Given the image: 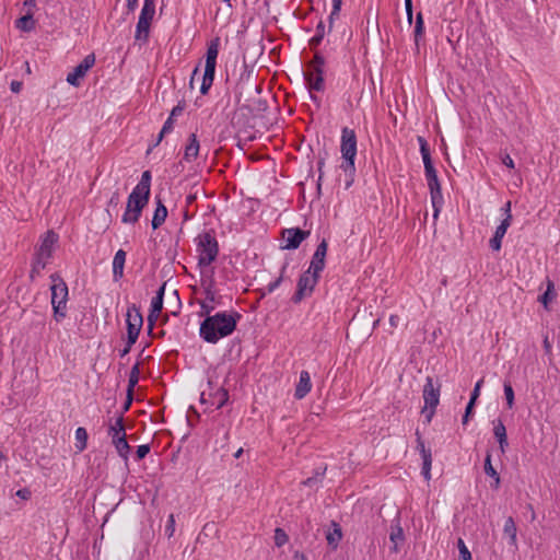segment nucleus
<instances>
[{
  "mask_svg": "<svg viewBox=\"0 0 560 560\" xmlns=\"http://www.w3.org/2000/svg\"><path fill=\"white\" fill-rule=\"evenodd\" d=\"M213 311V305L200 303L199 316H205V319L200 323L199 336L203 341L214 345L236 330L242 315L236 311L211 314Z\"/></svg>",
  "mask_w": 560,
  "mask_h": 560,
  "instance_id": "obj_1",
  "label": "nucleus"
},
{
  "mask_svg": "<svg viewBox=\"0 0 560 560\" xmlns=\"http://www.w3.org/2000/svg\"><path fill=\"white\" fill-rule=\"evenodd\" d=\"M261 88L250 74L242 75L235 86L236 104L257 116L267 110V101L260 97Z\"/></svg>",
  "mask_w": 560,
  "mask_h": 560,
  "instance_id": "obj_2",
  "label": "nucleus"
},
{
  "mask_svg": "<svg viewBox=\"0 0 560 560\" xmlns=\"http://www.w3.org/2000/svg\"><path fill=\"white\" fill-rule=\"evenodd\" d=\"M151 172L144 171L141 175L139 183L132 189L128 197L126 210L122 214L121 221L124 223H136L143 210L148 205L151 191Z\"/></svg>",
  "mask_w": 560,
  "mask_h": 560,
  "instance_id": "obj_3",
  "label": "nucleus"
},
{
  "mask_svg": "<svg viewBox=\"0 0 560 560\" xmlns=\"http://www.w3.org/2000/svg\"><path fill=\"white\" fill-rule=\"evenodd\" d=\"M340 152L343 159L340 167L348 176V179L346 180V188L348 189L353 183V176L355 173L354 160L357 155V136L353 129L348 127L342 128Z\"/></svg>",
  "mask_w": 560,
  "mask_h": 560,
  "instance_id": "obj_4",
  "label": "nucleus"
},
{
  "mask_svg": "<svg viewBox=\"0 0 560 560\" xmlns=\"http://www.w3.org/2000/svg\"><path fill=\"white\" fill-rule=\"evenodd\" d=\"M50 280L52 282L50 291L54 316L57 322H60L66 317L68 285L57 272L50 275Z\"/></svg>",
  "mask_w": 560,
  "mask_h": 560,
  "instance_id": "obj_5",
  "label": "nucleus"
},
{
  "mask_svg": "<svg viewBox=\"0 0 560 560\" xmlns=\"http://www.w3.org/2000/svg\"><path fill=\"white\" fill-rule=\"evenodd\" d=\"M219 47H220V38L219 37L212 38L208 44V48H207V52H206L205 72L202 74V82L200 85V93L203 95L208 93V91L210 90V88L213 83V80H214Z\"/></svg>",
  "mask_w": 560,
  "mask_h": 560,
  "instance_id": "obj_6",
  "label": "nucleus"
},
{
  "mask_svg": "<svg viewBox=\"0 0 560 560\" xmlns=\"http://www.w3.org/2000/svg\"><path fill=\"white\" fill-rule=\"evenodd\" d=\"M319 278L313 273H311L310 270H305L298 280L296 283V291L291 298L292 303L299 304L301 303L305 298H308L313 294L315 287L318 283Z\"/></svg>",
  "mask_w": 560,
  "mask_h": 560,
  "instance_id": "obj_7",
  "label": "nucleus"
},
{
  "mask_svg": "<svg viewBox=\"0 0 560 560\" xmlns=\"http://www.w3.org/2000/svg\"><path fill=\"white\" fill-rule=\"evenodd\" d=\"M95 56L94 54H90L84 57V59L74 67L73 71L69 72L67 75V82L72 86H79L81 84V80L85 77L86 72L94 66Z\"/></svg>",
  "mask_w": 560,
  "mask_h": 560,
  "instance_id": "obj_8",
  "label": "nucleus"
},
{
  "mask_svg": "<svg viewBox=\"0 0 560 560\" xmlns=\"http://www.w3.org/2000/svg\"><path fill=\"white\" fill-rule=\"evenodd\" d=\"M440 384L434 386L433 378L431 376L425 378V384L423 386L424 407L422 412H427L428 408H436L440 401Z\"/></svg>",
  "mask_w": 560,
  "mask_h": 560,
  "instance_id": "obj_9",
  "label": "nucleus"
},
{
  "mask_svg": "<svg viewBox=\"0 0 560 560\" xmlns=\"http://www.w3.org/2000/svg\"><path fill=\"white\" fill-rule=\"evenodd\" d=\"M126 316L127 335L139 337L141 327L143 325V318L140 308L136 304H132L128 307Z\"/></svg>",
  "mask_w": 560,
  "mask_h": 560,
  "instance_id": "obj_10",
  "label": "nucleus"
},
{
  "mask_svg": "<svg viewBox=\"0 0 560 560\" xmlns=\"http://www.w3.org/2000/svg\"><path fill=\"white\" fill-rule=\"evenodd\" d=\"M505 212V218L501 222V224L497 228L494 235L490 238L489 245H501L502 238L506 233L508 228L510 226L512 214H511V201H508L503 207Z\"/></svg>",
  "mask_w": 560,
  "mask_h": 560,
  "instance_id": "obj_11",
  "label": "nucleus"
},
{
  "mask_svg": "<svg viewBox=\"0 0 560 560\" xmlns=\"http://www.w3.org/2000/svg\"><path fill=\"white\" fill-rule=\"evenodd\" d=\"M327 248L328 247H316L307 269L311 271V273L317 276L318 278H320V272L326 266Z\"/></svg>",
  "mask_w": 560,
  "mask_h": 560,
  "instance_id": "obj_12",
  "label": "nucleus"
},
{
  "mask_svg": "<svg viewBox=\"0 0 560 560\" xmlns=\"http://www.w3.org/2000/svg\"><path fill=\"white\" fill-rule=\"evenodd\" d=\"M281 234L287 242L285 245H301L307 238L310 232L300 228H291L284 229Z\"/></svg>",
  "mask_w": 560,
  "mask_h": 560,
  "instance_id": "obj_13",
  "label": "nucleus"
},
{
  "mask_svg": "<svg viewBox=\"0 0 560 560\" xmlns=\"http://www.w3.org/2000/svg\"><path fill=\"white\" fill-rule=\"evenodd\" d=\"M310 90L322 92L325 89L324 70H310L304 73Z\"/></svg>",
  "mask_w": 560,
  "mask_h": 560,
  "instance_id": "obj_14",
  "label": "nucleus"
},
{
  "mask_svg": "<svg viewBox=\"0 0 560 560\" xmlns=\"http://www.w3.org/2000/svg\"><path fill=\"white\" fill-rule=\"evenodd\" d=\"M428 187L430 190L431 202L436 215L443 205V196L439 178L428 182Z\"/></svg>",
  "mask_w": 560,
  "mask_h": 560,
  "instance_id": "obj_15",
  "label": "nucleus"
},
{
  "mask_svg": "<svg viewBox=\"0 0 560 560\" xmlns=\"http://www.w3.org/2000/svg\"><path fill=\"white\" fill-rule=\"evenodd\" d=\"M312 389L311 375L307 371L303 370L300 373L299 382L295 386L294 397L303 399Z\"/></svg>",
  "mask_w": 560,
  "mask_h": 560,
  "instance_id": "obj_16",
  "label": "nucleus"
},
{
  "mask_svg": "<svg viewBox=\"0 0 560 560\" xmlns=\"http://www.w3.org/2000/svg\"><path fill=\"white\" fill-rule=\"evenodd\" d=\"M127 253L120 248L116 252L113 259V279L119 281L124 278V270L126 264Z\"/></svg>",
  "mask_w": 560,
  "mask_h": 560,
  "instance_id": "obj_17",
  "label": "nucleus"
},
{
  "mask_svg": "<svg viewBox=\"0 0 560 560\" xmlns=\"http://www.w3.org/2000/svg\"><path fill=\"white\" fill-rule=\"evenodd\" d=\"M213 273H214V270L212 268L210 270V277H209L208 283L206 284V282L202 281L205 300L201 301L200 303H209L215 307V304H220L221 298L220 296H219V299L217 298L215 291L213 289V287H214Z\"/></svg>",
  "mask_w": 560,
  "mask_h": 560,
  "instance_id": "obj_18",
  "label": "nucleus"
},
{
  "mask_svg": "<svg viewBox=\"0 0 560 560\" xmlns=\"http://www.w3.org/2000/svg\"><path fill=\"white\" fill-rule=\"evenodd\" d=\"M219 247H201L198 256V267L205 269L209 267L218 257Z\"/></svg>",
  "mask_w": 560,
  "mask_h": 560,
  "instance_id": "obj_19",
  "label": "nucleus"
},
{
  "mask_svg": "<svg viewBox=\"0 0 560 560\" xmlns=\"http://www.w3.org/2000/svg\"><path fill=\"white\" fill-rule=\"evenodd\" d=\"M52 257V247H39L34 254L33 262L36 269H45Z\"/></svg>",
  "mask_w": 560,
  "mask_h": 560,
  "instance_id": "obj_20",
  "label": "nucleus"
},
{
  "mask_svg": "<svg viewBox=\"0 0 560 560\" xmlns=\"http://www.w3.org/2000/svg\"><path fill=\"white\" fill-rule=\"evenodd\" d=\"M155 201L156 208L154 210L153 218L151 221V225L154 230L161 226L167 217V208L162 202L160 196H155Z\"/></svg>",
  "mask_w": 560,
  "mask_h": 560,
  "instance_id": "obj_21",
  "label": "nucleus"
},
{
  "mask_svg": "<svg viewBox=\"0 0 560 560\" xmlns=\"http://www.w3.org/2000/svg\"><path fill=\"white\" fill-rule=\"evenodd\" d=\"M494 428H493V434L497 439L500 450L502 453L505 452V448L509 446L508 436H506V429L501 419H498L497 421H493Z\"/></svg>",
  "mask_w": 560,
  "mask_h": 560,
  "instance_id": "obj_22",
  "label": "nucleus"
},
{
  "mask_svg": "<svg viewBox=\"0 0 560 560\" xmlns=\"http://www.w3.org/2000/svg\"><path fill=\"white\" fill-rule=\"evenodd\" d=\"M188 144L185 148L184 160L187 162H191L198 156L199 153V141L197 139L196 133H190L188 138Z\"/></svg>",
  "mask_w": 560,
  "mask_h": 560,
  "instance_id": "obj_23",
  "label": "nucleus"
},
{
  "mask_svg": "<svg viewBox=\"0 0 560 560\" xmlns=\"http://www.w3.org/2000/svg\"><path fill=\"white\" fill-rule=\"evenodd\" d=\"M503 534L509 538V545L517 548V528L512 516H509L503 526Z\"/></svg>",
  "mask_w": 560,
  "mask_h": 560,
  "instance_id": "obj_24",
  "label": "nucleus"
},
{
  "mask_svg": "<svg viewBox=\"0 0 560 560\" xmlns=\"http://www.w3.org/2000/svg\"><path fill=\"white\" fill-rule=\"evenodd\" d=\"M332 530L328 532L326 535L327 544L332 548L336 549L339 545V541L342 538V532L341 527L337 522H331Z\"/></svg>",
  "mask_w": 560,
  "mask_h": 560,
  "instance_id": "obj_25",
  "label": "nucleus"
},
{
  "mask_svg": "<svg viewBox=\"0 0 560 560\" xmlns=\"http://www.w3.org/2000/svg\"><path fill=\"white\" fill-rule=\"evenodd\" d=\"M35 20L33 19L32 11H28L25 15L21 16L15 21L16 28L23 32H31L35 28Z\"/></svg>",
  "mask_w": 560,
  "mask_h": 560,
  "instance_id": "obj_26",
  "label": "nucleus"
},
{
  "mask_svg": "<svg viewBox=\"0 0 560 560\" xmlns=\"http://www.w3.org/2000/svg\"><path fill=\"white\" fill-rule=\"evenodd\" d=\"M210 397L215 409H221L229 401V392L224 387H220L215 393L210 394Z\"/></svg>",
  "mask_w": 560,
  "mask_h": 560,
  "instance_id": "obj_27",
  "label": "nucleus"
},
{
  "mask_svg": "<svg viewBox=\"0 0 560 560\" xmlns=\"http://www.w3.org/2000/svg\"><path fill=\"white\" fill-rule=\"evenodd\" d=\"M150 26L151 22L139 19L136 26V40H142L143 43H147L150 35Z\"/></svg>",
  "mask_w": 560,
  "mask_h": 560,
  "instance_id": "obj_28",
  "label": "nucleus"
},
{
  "mask_svg": "<svg viewBox=\"0 0 560 560\" xmlns=\"http://www.w3.org/2000/svg\"><path fill=\"white\" fill-rule=\"evenodd\" d=\"M556 298L555 283L549 278L547 279V289L539 295L538 301L548 310V304Z\"/></svg>",
  "mask_w": 560,
  "mask_h": 560,
  "instance_id": "obj_29",
  "label": "nucleus"
},
{
  "mask_svg": "<svg viewBox=\"0 0 560 560\" xmlns=\"http://www.w3.org/2000/svg\"><path fill=\"white\" fill-rule=\"evenodd\" d=\"M113 443L119 456L122 457L124 459H127L130 446L127 442L126 433H122L120 436H117V439L113 440Z\"/></svg>",
  "mask_w": 560,
  "mask_h": 560,
  "instance_id": "obj_30",
  "label": "nucleus"
},
{
  "mask_svg": "<svg viewBox=\"0 0 560 560\" xmlns=\"http://www.w3.org/2000/svg\"><path fill=\"white\" fill-rule=\"evenodd\" d=\"M155 14V0H144L140 12V20L152 22Z\"/></svg>",
  "mask_w": 560,
  "mask_h": 560,
  "instance_id": "obj_31",
  "label": "nucleus"
},
{
  "mask_svg": "<svg viewBox=\"0 0 560 560\" xmlns=\"http://www.w3.org/2000/svg\"><path fill=\"white\" fill-rule=\"evenodd\" d=\"M389 539L394 544V546L390 547V550L395 553L398 552V544L405 540L404 530L399 525L392 526Z\"/></svg>",
  "mask_w": 560,
  "mask_h": 560,
  "instance_id": "obj_32",
  "label": "nucleus"
},
{
  "mask_svg": "<svg viewBox=\"0 0 560 560\" xmlns=\"http://www.w3.org/2000/svg\"><path fill=\"white\" fill-rule=\"evenodd\" d=\"M125 432L124 417L119 415L114 424H110L108 428V435L112 436L113 440L117 439Z\"/></svg>",
  "mask_w": 560,
  "mask_h": 560,
  "instance_id": "obj_33",
  "label": "nucleus"
},
{
  "mask_svg": "<svg viewBox=\"0 0 560 560\" xmlns=\"http://www.w3.org/2000/svg\"><path fill=\"white\" fill-rule=\"evenodd\" d=\"M88 432L84 428L79 427L75 430V448L78 452H82L86 448Z\"/></svg>",
  "mask_w": 560,
  "mask_h": 560,
  "instance_id": "obj_34",
  "label": "nucleus"
},
{
  "mask_svg": "<svg viewBox=\"0 0 560 560\" xmlns=\"http://www.w3.org/2000/svg\"><path fill=\"white\" fill-rule=\"evenodd\" d=\"M196 245H218V242L210 231H203L195 237Z\"/></svg>",
  "mask_w": 560,
  "mask_h": 560,
  "instance_id": "obj_35",
  "label": "nucleus"
},
{
  "mask_svg": "<svg viewBox=\"0 0 560 560\" xmlns=\"http://www.w3.org/2000/svg\"><path fill=\"white\" fill-rule=\"evenodd\" d=\"M139 374H140L139 363H136L131 368L130 373H129L127 392L135 390V387L139 382Z\"/></svg>",
  "mask_w": 560,
  "mask_h": 560,
  "instance_id": "obj_36",
  "label": "nucleus"
},
{
  "mask_svg": "<svg viewBox=\"0 0 560 560\" xmlns=\"http://www.w3.org/2000/svg\"><path fill=\"white\" fill-rule=\"evenodd\" d=\"M324 36H325V25H324V22L320 21L316 26L315 36H313L310 40V46L312 48L317 47L322 43Z\"/></svg>",
  "mask_w": 560,
  "mask_h": 560,
  "instance_id": "obj_37",
  "label": "nucleus"
},
{
  "mask_svg": "<svg viewBox=\"0 0 560 560\" xmlns=\"http://www.w3.org/2000/svg\"><path fill=\"white\" fill-rule=\"evenodd\" d=\"M418 142L420 145V153L422 155L423 164L432 162L430 149H429V144H428L427 140L423 137L419 136Z\"/></svg>",
  "mask_w": 560,
  "mask_h": 560,
  "instance_id": "obj_38",
  "label": "nucleus"
},
{
  "mask_svg": "<svg viewBox=\"0 0 560 560\" xmlns=\"http://www.w3.org/2000/svg\"><path fill=\"white\" fill-rule=\"evenodd\" d=\"M273 539H275V545L277 547H282V546H284L288 542L289 536H288V534L285 533L284 529H282L281 527H277L275 529Z\"/></svg>",
  "mask_w": 560,
  "mask_h": 560,
  "instance_id": "obj_39",
  "label": "nucleus"
},
{
  "mask_svg": "<svg viewBox=\"0 0 560 560\" xmlns=\"http://www.w3.org/2000/svg\"><path fill=\"white\" fill-rule=\"evenodd\" d=\"M431 466H432V454H427L422 456V476L424 479L429 480L431 478Z\"/></svg>",
  "mask_w": 560,
  "mask_h": 560,
  "instance_id": "obj_40",
  "label": "nucleus"
},
{
  "mask_svg": "<svg viewBox=\"0 0 560 560\" xmlns=\"http://www.w3.org/2000/svg\"><path fill=\"white\" fill-rule=\"evenodd\" d=\"M483 469H485V474L491 478H497L499 477V472L494 469V467L492 466V463H491V453L490 452H487V455H486V458H485V466H483Z\"/></svg>",
  "mask_w": 560,
  "mask_h": 560,
  "instance_id": "obj_41",
  "label": "nucleus"
},
{
  "mask_svg": "<svg viewBox=\"0 0 560 560\" xmlns=\"http://www.w3.org/2000/svg\"><path fill=\"white\" fill-rule=\"evenodd\" d=\"M503 389H504L508 408L511 409L514 406V390H513L511 383L504 382Z\"/></svg>",
  "mask_w": 560,
  "mask_h": 560,
  "instance_id": "obj_42",
  "label": "nucleus"
},
{
  "mask_svg": "<svg viewBox=\"0 0 560 560\" xmlns=\"http://www.w3.org/2000/svg\"><path fill=\"white\" fill-rule=\"evenodd\" d=\"M457 547L460 560H472L471 552L469 551L468 547L466 546L465 541L462 538H458Z\"/></svg>",
  "mask_w": 560,
  "mask_h": 560,
  "instance_id": "obj_43",
  "label": "nucleus"
},
{
  "mask_svg": "<svg viewBox=\"0 0 560 560\" xmlns=\"http://www.w3.org/2000/svg\"><path fill=\"white\" fill-rule=\"evenodd\" d=\"M423 31H424V23H423L422 14L419 12L417 14L416 26H415V42H416V44H418L420 37L423 34Z\"/></svg>",
  "mask_w": 560,
  "mask_h": 560,
  "instance_id": "obj_44",
  "label": "nucleus"
},
{
  "mask_svg": "<svg viewBox=\"0 0 560 560\" xmlns=\"http://www.w3.org/2000/svg\"><path fill=\"white\" fill-rule=\"evenodd\" d=\"M175 517L174 514H170L165 524L164 535L167 539H171L175 533Z\"/></svg>",
  "mask_w": 560,
  "mask_h": 560,
  "instance_id": "obj_45",
  "label": "nucleus"
},
{
  "mask_svg": "<svg viewBox=\"0 0 560 560\" xmlns=\"http://www.w3.org/2000/svg\"><path fill=\"white\" fill-rule=\"evenodd\" d=\"M58 241H59V236L57 233H55L54 231H47L42 236L40 245H55L56 243H58Z\"/></svg>",
  "mask_w": 560,
  "mask_h": 560,
  "instance_id": "obj_46",
  "label": "nucleus"
},
{
  "mask_svg": "<svg viewBox=\"0 0 560 560\" xmlns=\"http://www.w3.org/2000/svg\"><path fill=\"white\" fill-rule=\"evenodd\" d=\"M416 436H417V450L420 452L421 457L425 456L427 454H432L430 448H427L424 445V441L422 440L420 431L416 430Z\"/></svg>",
  "mask_w": 560,
  "mask_h": 560,
  "instance_id": "obj_47",
  "label": "nucleus"
},
{
  "mask_svg": "<svg viewBox=\"0 0 560 560\" xmlns=\"http://www.w3.org/2000/svg\"><path fill=\"white\" fill-rule=\"evenodd\" d=\"M424 174H425L427 182H431V180L438 178V173L433 165V162L424 164Z\"/></svg>",
  "mask_w": 560,
  "mask_h": 560,
  "instance_id": "obj_48",
  "label": "nucleus"
},
{
  "mask_svg": "<svg viewBox=\"0 0 560 560\" xmlns=\"http://www.w3.org/2000/svg\"><path fill=\"white\" fill-rule=\"evenodd\" d=\"M324 65L325 58L320 54L316 52L313 58V61L310 63V68H312V70H324Z\"/></svg>",
  "mask_w": 560,
  "mask_h": 560,
  "instance_id": "obj_49",
  "label": "nucleus"
},
{
  "mask_svg": "<svg viewBox=\"0 0 560 560\" xmlns=\"http://www.w3.org/2000/svg\"><path fill=\"white\" fill-rule=\"evenodd\" d=\"M475 405H476L475 401H470V400L468 401V404L465 408V413L462 418L463 425H466L468 423L470 417L474 415Z\"/></svg>",
  "mask_w": 560,
  "mask_h": 560,
  "instance_id": "obj_50",
  "label": "nucleus"
},
{
  "mask_svg": "<svg viewBox=\"0 0 560 560\" xmlns=\"http://www.w3.org/2000/svg\"><path fill=\"white\" fill-rule=\"evenodd\" d=\"M149 453H150L149 444L139 445L136 451V460H138V462L142 460Z\"/></svg>",
  "mask_w": 560,
  "mask_h": 560,
  "instance_id": "obj_51",
  "label": "nucleus"
},
{
  "mask_svg": "<svg viewBox=\"0 0 560 560\" xmlns=\"http://www.w3.org/2000/svg\"><path fill=\"white\" fill-rule=\"evenodd\" d=\"M282 282V276L278 277L276 280L271 281L264 290L262 296L269 293H272Z\"/></svg>",
  "mask_w": 560,
  "mask_h": 560,
  "instance_id": "obj_52",
  "label": "nucleus"
},
{
  "mask_svg": "<svg viewBox=\"0 0 560 560\" xmlns=\"http://www.w3.org/2000/svg\"><path fill=\"white\" fill-rule=\"evenodd\" d=\"M120 202V194H119V190H115L113 194H112V197L109 198L108 200V205H107V212L110 211V208H117L118 205Z\"/></svg>",
  "mask_w": 560,
  "mask_h": 560,
  "instance_id": "obj_53",
  "label": "nucleus"
},
{
  "mask_svg": "<svg viewBox=\"0 0 560 560\" xmlns=\"http://www.w3.org/2000/svg\"><path fill=\"white\" fill-rule=\"evenodd\" d=\"M162 308L163 300H161L160 298H153L150 305L151 313H161Z\"/></svg>",
  "mask_w": 560,
  "mask_h": 560,
  "instance_id": "obj_54",
  "label": "nucleus"
},
{
  "mask_svg": "<svg viewBox=\"0 0 560 560\" xmlns=\"http://www.w3.org/2000/svg\"><path fill=\"white\" fill-rule=\"evenodd\" d=\"M133 401V392H127V397H126V400L121 407V411L119 415H121L124 417V413L127 412L131 406Z\"/></svg>",
  "mask_w": 560,
  "mask_h": 560,
  "instance_id": "obj_55",
  "label": "nucleus"
},
{
  "mask_svg": "<svg viewBox=\"0 0 560 560\" xmlns=\"http://www.w3.org/2000/svg\"><path fill=\"white\" fill-rule=\"evenodd\" d=\"M482 383H483V380L481 378L475 384V387L470 394V398H469L470 401H475V402L477 401V399L480 395V388H481Z\"/></svg>",
  "mask_w": 560,
  "mask_h": 560,
  "instance_id": "obj_56",
  "label": "nucleus"
},
{
  "mask_svg": "<svg viewBox=\"0 0 560 560\" xmlns=\"http://www.w3.org/2000/svg\"><path fill=\"white\" fill-rule=\"evenodd\" d=\"M174 120H175V118L170 115L168 118L166 119V121L164 122L162 129H161L162 130V135L170 133L173 130V128H174Z\"/></svg>",
  "mask_w": 560,
  "mask_h": 560,
  "instance_id": "obj_57",
  "label": "nucleus"
},
{
  "mask_svg": "<svg viewBox=\"0 0 560 560\" xmlns=\"http://www.w3.org/2000/svg\"><path fill=\"white\" fill-rule=\"evenodd\" d=\"M185 106H186L185 101H179L178 104L175 107H173L170 115L172 117L176 118L177 116L182 115V113L185 109Z\"/></svg>",
  "mask_w": 560,
  "mask_h": 560,
  "instance_id": "obj_58",
  "label": "nucleus"
},
{
  "mask_svg": "<svg viewBox=\"0 0 560 560\" xmlns=\"http://www.w3.org/2000/svg\"><path fill=\"white\" fill-rule=\"evenodd\" d=\"M159 315H160V313H151V311L149 312V315H148V329H149V332H151L153 330V327L155 325V322L159 318Z\"/></svg>",
  "mask_w": 560,
  "mask_h": 560,
  "instance_id": "obj_59",
  "label": "nucleus"
},
{
  "mask_svg": "<svg viewBox=\"0 0 560 560\" xmlns=\"http://www.w3.org/2000/svg\"><path fill=\"white\" fill-rule=\"evenodd\" d=\"M406 13L408 18V22L412 21V0H405Z\"/></svg>",
  "mask_w": 560,
  "mask_h": 560,
  "instance_id": "obj_60",
  "label": "nucleus"
},
{
  "mask_svg": "<svg viewBox=\"0 0 560 560\" xmlns=\"http://www.w3.org/2000/svg\"><path fill=\"white\" fill-rule=\"evenodd\" d=\"M342 0H332V15H339Z\"/></svg>",
  "mask_w": 560,
  "mask_h": 560,
  "instance_id": "obj_61",
  "label": "nucleus"
},
{
  "mask_svg": "<svg viewBox=\"0 0 560 560\" xmlns=\"http://www.w3.org/2000/svg\"><path fill=\"white\" fill-rule=\"evenodd\" d=\"M16 495L21 499L27 500L31 498V491L26 488L16 491Z\"/></svg>",
  "mask_w": 560,
  "mask_h": 560,
  "instance_id": "obj_62",
  "label": "nucleus"
},
{
  "mask_svg": "<svg viewBox=\"0 0 560 560\" xmlns=\"http://www.w3.org/2000/svg\"><path fill=\"white\" fill-rule=\"evenodd\" d=\"M425 418V423L429 424L432 421V418L435 413V408H428L427 412H422Z\"/></svg>",
  "mask_w": 560,
  "mask_h": 560,
  "instance_id": "obj_63",
  "label": "nucleus"
},
{
  "mask_svg": "<svg viewBox=\"0 0 560 560\" xmlns=\"http://www.w3.org/2000/svg\"><path fill=\"white\" fill-rule=\"evenodd\" d=\"M502 163L509 168H514V161L509 154L502 158Z\"/></svg>",
  "mask_w": 560,
  "mask_h": 560,
  "instance_id": "obj_64",
  "label": "nucleus"
}]
</instances>
